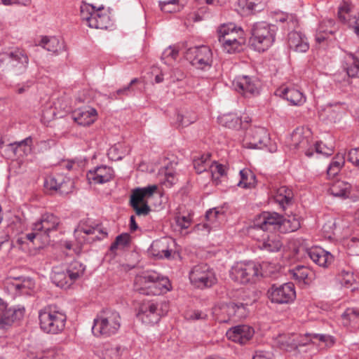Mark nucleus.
Segmentation results:
<instances>
[{"mask_svg":"<svg viewBox=\"0 0 359 359\" xmlns=\"http://www.w3.org/2000/svg\"><path fill=\"white\" fill-rule=\"evenodd\" d=\"M241 180L238 186L244 189L255 187L256 185V177L250 170L243 169L240 171Z\"/></svg>","mask_w":359,"mask_h":359,"instance_id":"obj_39","label":"nucleus"},{"mask_svg":"<svg viewBox=\"0 0 359 359\" xmlns=\"http://www.w3.org/2000/svg\"><path fill=\"white\" fill-rule=\"evenodd\" d=\"M292 146L294 149L302 150L308 157H311L313 154V146L311 140L304 137L299 132H293L292 134Z\"/></svg>","mask_w":359,"mask_h":359,"instance_id":"obj_25","label":"nucleus"},{"mask_svg":"<svg viewBox=\"0 0 359 359\" xmlns=\"http://www.w3.org/2000/svg\"><path fill=\"white\" fill-rule=\"evenodd\" d=\"M230 277L236 282L246 284L255 283L261 274L259 265L253 262H240L232 266Z\"/></svg>","mask_w":359,"mask_h":359,"instance_id":"obj_8","label":"nucleus"},{"mask_svg":"<svg viewBox=\"0 0 359 359\" xmlns=\"http://www.w3.org/2000/svg\"><path fill=\"white\" fill-rule=\"evenodd\" d=\"M280 96L289 101L293 105H301L304 103L306 97L299 90L285 88L280 90Z\"/></svg>","mask_w":359,"mask_h":359,"instance_id":"obj_27","label":"nucleus"},{"mask_svg":"<svg viewBox=\"0 0 359 359\" xmlns=\"http://www.w3.org/2000/svg\"><path fill=\"white\" fill-rule=\"evenodd\" d=\"M237 36H238L237 34L232 32L229 35L218 36V39L226 52L232 53L238 50L242 44V42L237 39Z\"/></svg>","mask_w":359,"mask_h":359,"instance_id":"obj_29","label":"nucleus"},{"mask_svg":"<svg viewBox=\"0 0 359 359\" xmlns=\"http://www.w3.org/2000/svg\"><path fill=\"white\" fill-rule=\"evenodd\" d=\"M114 177V170L111 167L101 165L89 170L87 173V178L90 182L95 184H104L109 182Z\"/></svg>","mask_w":359,"mask_h":359,"instance_id":"obj_20","label":"nucleus"},{"mask_svg":"<svg viewBox=\"0 0 359 359\" xmlns=\"http://www.w3.org/2000/svg\"><path fill=\"white\" fill-rule=\"evenodd\" d=\"M350 320L359 319V311L357 309H348L344 313Z\"/></svg>","mask_w":359,"mask_h":359,"instance_id":"obj_61","label":"nucleus"},{"mask_svg":"<svg viewBox=\"0 0 359 359\" xmlns=\"http://www.w3.org/2000/svg\"><path fill=\"white\" fill-rule=\"evenodd\" d=\"M290 273L292 275L293 278L301 282H304L306 284L309 283L311 281V276L313 272L309 269V268L303 266V265H297L294 268L290 270Z\"/></svg>","mask_w":359,"mask_h":359,"instance_id":"obj_34","label":"nucleus"},{"mask_svg":"<svg viewBox=\"0 0 359 359\" xmlns=\"http://www.w3.org/2000/svg\"><path fill=\"white\" fill-rule=\"evenodd\" d=\"M232 32H236L238 36L241 35L243 33L241 28L237 29L234 24L230 23L229 25H223L219 27L217 31L218 36L229 35Z\"/></svg>","mask_w":359,"mask_h":359,"instance_id":"obj_47","label":"nucleus"},{"mask_svg":"<svg viewBox=\"0 0 359 359\" xmlns=\"http://www.w3.org/2000/svg\"><path fill=\"white\" fill-rule=\"evenodd\" d=\"M278 27L264 21L254 23L250 29L249 46L262 53L268 50L275 42Z\"/></svg>","mask_w":359,"mask_h":359,"instance_id":"obj_1","label":"nucleus"},{"mask_svg":"<svg viewBox=\"0 0 359 359\" xmlns=\"http://www.w3.org/2000/svg\"><path fill=\"white\" fill-rule=\"evenodd\" d=\"M97 116L96 109L89 107L77 109L72 115L74 121L83 126H88L93 124L96 120Z\"/></svg>","mask_w":359,"mask_h":359,"instance_id":"obj_21","label":"nucleus"},{"mask_svg":"<svg viewBox=\"0 0 359 359\" xmlns=\"http://www.w3.org/2000/svg\"><path fill=\"white\" fill-rule=\"evenodd\" d=\"M65 267L73 283L82 276L86 270V266L79 260H73Z\"/></svg>","mask_w":359,"mask_h":359,"instance_id":"obj_37","label":"nucleus"},{"mask_svg":"<svg viewBox=\"0 0 359 359\" xmlns=\"http://www.w3.org/2000/svg\"><path fill=\"white\" fill-rule=\"evenodd\" d=\"M104 9V6L95 8L93 17L89 20V27L95 29H107L111 25L109 16L107 14H100L99 11Z\"/></svg>","mask_w":359,"mask_h":359,"instance_id":"obj_26","label":"nucleus"},{"mask_svg":"<svg viewBox=\"0 0 359 359\" xmlns=\"http://www.w3.org/2000/svg\"><path fill=\"white\" fill-rule=\"evenodd\" d=\"M241 301H230L222 305L221 309L224 313H226L229 320H234L245 318L249 314L248 306L250 303L247 302L244 296Z\"/></svg>","mask_w":359,"mask_h":359,"instance_id":"obj_15","label":"nucleus"},{"mask_svg":"<svg viewBox=\"0 0 359 359\" xmlns=\"http://www.w3.org/2000/svg\"><path fill=\"white\" fill-rule=\"evenodd\" d=\"M353 24L349 22V27L353 29L354 33L359 37V17H354Z\"/></svg>","mask_w":359,"mask_h":359,"instance_id":"obj_64","label":"nucleus"},{"mask_svg":"<svg viewBox=\"0 0 359 359\" xmlns=\"http://www.w3.org/2000/svg\"><path fill=\"white\" fill-rule=\"evenodd\" d=\"M167 242L166 239L163 240H158V241H154L150 247V252L151 254L158 259L159 256H161L160 255V252L162 250H163L165 247V243Z\"/></svg>","mask_w":359,"mask_h":359,"instance_id":"obj_49","label":"nucleus"},{"mask_svg":"<svg viewBox=\"0 0 359 359\" xmlns=\"http://www.w3.org/2000/svg\"><path fill=\"white\" fill-rule=\"evenodd\" d=\"M288 46L297 53H306L309 48L305 35L297 31H292L288 34Z\"/></svg>","mask_w":359,"mask_h":359,"instance_id":"obj_23","label":"nucleus"},{"mask_svg":"<svg viewBox=\"0 0 359 359\" xmlns=\"http://www.w3.org/2000/svg\"><path fill=\"white\" fill-rule=\"evenodd\" d=\"M313 152L315 151L317 154H320L325 156H331L333 153L332 148H329L326 147L321 142H316V144H313Z\"/></svg>","mask_w":359,"mask_h":359,"instance_id":"obj_53","label":"nucleus"},{"mask_svg":"<svg viewBox=\"0 0 359 359\" xmlns=\"http://www.w3.org/2000/svg\"><path fill=\"white\" fill-rule=\"evenodd\" d=\"M157 189V186L151 185L144 188L135 189L130 198L129 205L137 216H147L151 212L147 198L151 197Z\"/></svg>","mask_w":359,"mask_h":359,"instance_id":"obj_9","label":"nucleus"},{"mask_svg":"<svg viewBox=\"0 0 359 359\" xmlns=\"http://www.w3.org/2000/svg\"><path fill=\"white\" fill-rule=\"evenodd\" d=\"M74 236L78 242L83 245L103 239L107 237V232L104 231L99 224L87 218L80 221L77 229L74 230Z\"/></svg>","mask_w":359,"mask_h":359,"instance_id":"obj_6","label":"nucleus"},{"mask_svg":"<svg viewBox=\"0 0 359 359\" xmlns=\"http://www.w3.org/2000/svg\"><path fill=\"white\" fill-rule=\"evenodd\" d=\"M300 222L296 215H287V217L283 216V221L280 232L286 233L288 232H293L300 228Z\"/></svg>","mask_w":359,"mask_h":359,"instance_id":"obj_38","label":"nucleus"},{"mask_svg":"<svg viewBox=\"0 0 359 359\" xmlns=\"http://www.w3.org/2000/svg\"><path fill=\"white\" fill-rule=\"evenodd\" d=\"M210 157V154H208L201 156V158L194 160V168L197 173L201 174L206 171L207 169L210 167L208 162Z\"/></svg>","mask_w":359,"mask_h":359,"instance_id":"obj_45","label":"nucleus"},{"mask_svg":"<svg viewBox=\"0 0 359 359\" xmlns=\"http://www.w3.org/2000/svg\"><path fill=\"white\" fill-rule=\"evenodd\" d=\"M178 56V50L175 49L174 47L170 46L168 48H166L163 54L162 59L168 58L170 57L172 60H175Z\"/></svg>","mask_w":359,"mask_h":359,"instance_id":"obj_58","label":"nucleus"},{"mask_svg":"<svg viewBox=\"0 0 359 359\" xmlns=\"http://www.w3.org/2000/svg\"><path fill=\"white\" fill-rule=\"evenodd\" d=\"M39 45L44 49L53 53H58L65 49L63 41H60L55 36H44L41 39Z\"/></svg>","mask_w":359,"mask_h":359,"instance_id":"obj_32","label":"nucleus"},{"mask_svg":"<svg viewBox=\"0 0 359 359\" xmlns=\"http://www.w3.org/2000/svg\"><path fill=\"white\" fill-rule=\"evenodd\" d=\"M243 147L252 149L267 148L271 153L277 150V146L275 143H272L268 131L262 127H257L250 130L244 140Z\"/></svg>","mask_w":359,"mask_h":359,"instance_id":"obj_7","label":"nucleus"},{"mask_svg":"<svg viewBox=\"0 0 359 359\" xmlns=\"http://www.w3.org/2000/svg\"><path fill=\"white\" fill-rule=\"evenodd\" d=\"M96 7L89 4H83L80 7L81 17L88 22L89 26V20L93 17Z\"/></svg>","mask_w":359,"mask_h":359,"instance_id":"obj_48","label":"nucleus"},{"mask_svg":"<svg viewBox=\"0 0 359 359\" xmlns=\"http://www.w3.org/2000/svg\"><path fill=\"white\" fill-rule=\"evenodd\" d=\"M189 279L193 285L200 289L210 287L217 282L213 270L207 264L194 266L189 272Z\"/></svg>","mask_w":359,"mask_h":359,"instance_id":"obj_10","label":"nucleus"},{"mask_svg":"<svg viewBox=\"0 0 359 359\" xmlns=\"http://www.w3.org/2000/svg\"><path fill=\"white\" fill-rule=\"evenodd\" d=\"M175 222L177 226H180L182 229H188L191 224V219L188 216H181L177 215L175 217Z\"/></svg>","mask_w":359,"mask_h":359,"instance_id":"obj_54","label":"nucleus"},{"mask_svg":"<svg viewBox=\"0 0 359 359\" xmlns=\"http://www.w3.org/2000/svg\"><path fill=\"white\" fill-rule=\"evenodd\" d=\"M132 88L130 86H126L122 88L117 90L116 92L111 93V97L112 99H118L119 96L125 95L128 96L133 92Z\"/></svg>","mask_w":359,"mask_h":359,"instance_id":"obj_57","label":"nucleus"},{"mask_svg":"<svg viewBox=\"0 0 359 359\" xmlns=\"http://www.w3.org/2000/svg\"><path fill=\"white\" fill-rule=\"evenodd\" d=\"M344 163V157L343 156L337 155L332 158L329 165L341 169Z\"/></svg>","mask_w":359,"mask_h":359,"instance_id":"obj_60","label":"nucleus"},{"mask_svg":"<svg viewBox=\"0 0 359 359\" xmlns=\"http://www.w3.org/2000/svg\"><path fill=\"white\" fill-rule=\"evenodd\" d=\"M24 308H7V304L0 298V329L6 330L12 324L23 318Z\"/></svg>","mask_w":359,"mask_h":359,"instance_id":"obj_16","label":"nucleus"},{"mask_svg":"<svg viewBox=\"0 0 359 359\" xmlns=\"http://www.w3.org/2000/svg\"><path fill=\"white\" fill-rule=\"evenodd\" d=\"M52 282L61 288H69L74 283L65 266H54L50 275Z\"/></svg>","mask_w":359,"mask_h":359,"instance_id":"obj_24","label":"nucleus"},{"mask_svg":"<svg viewBox=\"0 0 359 359\" xmlns=\"http://www.w3.org/2000/svg\"><path fill=\"white\" fill-rule=\"evenodd\" d=\"M210 168L212 177L215 181L226 175L225 167L222 164L215 162L214 164L211 165Z\"/></svg>","mask_w":359,"mask_h":359,"instance_id":"obj_50","label":"nucleus"},{"mask_svg":"<svg viewBox=\"0 0 359 359\" xmlns=\"http://www.w3.org/2000/svg\"><path fill=\"white\" fill-rule=\"evenodd\" d=\"M311 339H318L320 341L325 342L327 346H332L334 343V339L333 337L328 335V334H311Z\"/></svg>","mask_w":359,"mask_h":359,"instance_id":"obj_55","label":"nucleus"},{"mask_svg":"<svg viewBox=\"0 0 359 359\" xmlns=\"http://www.w3.org/2000/svg\"><path fill=\"white\" fill-rule=\"evenodd\" d=\"M267 297L274 304H290L296 298L294 285L290 282L280 285L272 284L267 290Z\"/></svg>","mask_w":359,"mask_h":359,"instance_id":"obj_11","label":"nucleus"},{"mask_svg":"<svg viewBox=\"0 0 359 359\" xmlns=\"http://www.w3.org/2000/svg\"><path fill=\"white\" fill-rule=\"evenodd\" d=\"M352 62L350 65L344 67V69L346 72V74L348 77L359 78V60L355 57L353 54H351Z\"/></svg>","mask_w":359,"mask_h":359,"instance_id":"obj_46","label":"nucleus"},{"mask_svg":"<svg viewBox=\"0 0 359 359\" xmlns=\"http://www.w3.org/2000/svg\"><path fill=\"white\" fill-rule=\"evenodd\" d=\"M293 196L292 189L285 186H283L276 190L274 195V199L276 202L278 203L283 210H285L286 206L292 204Z\"/></svg>","mask_w":359,"mask_h":359,"instance_id":"obj_28","label":"nucleus"},{"mask_svg":"<svg viewBox=\"0 0 359 359\" xmlns=\"http://www.w3.org/2000/svg\"><path fill=\"white\" fill-rule=\"evenodd\" d=\"M32 142V140L31 137H28L23 140L11 143L8 146L14 155L21 156L24 154H27V153L30 150L29 147Z\"/></svg>","mask_w":359,"mask_h":359,"instance_id":"obj_36","label":"nucleus"},{"mask_svg":"<svg viewBox=\"0 0 359 359\" xmlns=\"http://www.w3.org/2000/svg\"><path fill=\"white\" fill-rule=\"evenodd\" d=\"M170 280L156 271H145L136 276L135 289L140 294L160 295L170 290Z\"/></svg>","mask_w":359,"mask_h":359,"instance_id":"obj_2","label":"nucleus"},{"mask_svg":"<svg viewBox=\"0 0 359 359\" xmlns=\"http://www.w3.org/2000/svg\"><path fill=\"white\" fill-rule=\"evenodd\" d=\"M121 318L118 312L105 309L94 319L92 332L95 336L108 337L115 334L121 327Z\"/></svg>","mask_w":359,"mask_h":359,"instance_id":"obj_4","label":"nucleus"},{"mask_svg":"<svg viewBox=\"0 0 359 359\" xmlns=\"http://www.w3.org/2000/svg\"><path fill=\"white\" fill-rule=\"evenodd\" d=\"M207 315L203 313L201 311H194L189 317V319L198 320H205L207 318Z\"/></svg>","mask_w":359,"mask_h":359,"instance_id":"obj_62","label":"nucleus"},{"mask_svg":"<svg viewBox=\"0 0 359 359\" xmlns=\"http://www.w3.org/2000/svg\"><path fill=\"white\" fill-rule=\"evenodd\" d=\"M224 212L219 210L217 208H215L212 209H210L206 212L205 218L207 221L210 222L211 224H214L217 222L222 216H223Z\"/></svg>","mask_w":359,"mask_h":359,"instance_id":"obj_52","label":"nucleus"},{"mask_svg":"<svg viewBox=\"0 0 359 359\" xmlns=\"http://www.w3.org/2000/svg\"><path fill=\"white\" fill-rule=\"evenodd\" d=\"M65 186V180L62 176L59 175L57 177L55 176H49L46 178L44 181V187L47 190L50 191H57L60 190L62 193L65 192V191L62 190Z\"/></svg>","mask_w":359,"mask_h":359,"instance_id":"obj_40","label":"nucleus"},{"mask_svg":"<svg viewBox=\"0 0 359 359\" xmlns=\"http://www.w3.org/2000/svg\"><path fill=\"white\" fill-rule=\"evenodd\" d=\"M254 330L247 325H240L229 329L226 332V337L229 339L245 344L253 336Z\"/></svg>","mask_w":359,"mask_h":359,"instance_id":"obj_18","label":"nucleus"},{"mask_svg":"<svg viewBox=\"0 0 359 359\" xmlns=\"http://www.w3.org/2000/svg\"><path fill=\"white\" fill-rule=\"evenodd\" d=\"M252 359H272L271 353L264 351H257Z\"/></svg>","mask_w":359,"mask_h":359,"instance_id":"obj_63","label":"nucleus"},{"mask_svg":"<svg viewBox=\"0 0 359 359\" xmlns=\"http://www.w3.org/2000/svg\"><path fill=\"white\" fill-rule=\"evenodd\" d=\"M28 63V56L18 48L0 53V69L2 71H10L16 75L20 74L26 70Z\"/></svg>","mask_w":359,"mask_h":359,"instance_id":"obj_5","label":"nucleus"},{"mask_svg":"<svg viewBox=\"0 0 359 359\" xmlns=\"http://www.w3.org/2000/svg\"><path fill=\"white\" fill-rule=\"evenodd\" d=\"M235 90L244 96L257 95L261 89V81L256 76H238L233 81Z\"/></svg>","mask_w":359,"mask_h":359,"instance_id":"obj_14","label":"nucleus"},{"mask_svg":"<svg viewBox=\"0 0 359 359\" xmlns=\"http://www.w3.org/2000/svg\"><path fill=\"white\" fill-rule=\"evenodd\" d=\"M121 354V346L117 345L107 344L102 351L104 359H119Z\"/></svg>","mask_w":359,"mask_h":359,"instance_id":"obj_44","label":"nucleus"},{"mask_svg":"<svg viewBox=\"0 0 359 359\" xmlns=\"http://www.w3.org/2000/svg\"><path fill=\"white\" fill-rule=\"evenodd\" d=\"M179 0L160 1L158 2L161 10L165 13H172L176 11V6Z\"/></svg>","mask_w":359,"mask_h":359,"instance_id":"obj_51","label":"nucleus"},{"mask_svg":"<svg viewBox=\"0 0 359 359\" xmlns=\"http://www.w3.org/2000/svg\"><path fill=\"white\" fill-rule=\"evenodd\" d=\"M283 246V243L280 236L276 233L268 235L266 238H264L263 242L259 246L262 250L268 252H278Z\"/></svg>","mask_w":359,"mask_h":359,"instance_id":"obj_31","label":"nucleus"},{"mask_svg":"<svg viewBox=\"0 0 359 359\" xmlns=\"http://www.w3.org/2000/svg\"><path fill=\"white\" fill-rule=\"evenodd\" d=\"M218 121L220 125L232 129L240 128L242 124L241 118L233 113H229L219 116Z\"/></svg>","mask_w":359,"mask_h":359,"instance_id":"obj_35","label":"nucleus"},{"mask_svg":"<svg viewBox=\"0 0 359 359\" xmlns=\"http://www.w3.org/2000/svg\"><path fill=\"white\" fill-rule=\"evenodd\" d=\"M185 56L194 67L199 69L210 68L212 64V50L206 46L190 48Z\"/></svg>","mask_w":359,"mask_h":359,"instance_id":"obj_12","label":"nucleus"},{"mask_svg":"<svg viewBox=\"0 0 359 359\" xmlns=\"http://www.w3.org/2000/svg\"><path fill=\"white\" fill-rule=\"evenodd\" d=\"M351 11V5L346 1H342L338 7V18L341 22L347 24L349 27V22L353 24L354 18H350L349 13Z\"/></svg>","mask_w":359,"mask_h":359,"instance_id":"obj_41","label":"nucleus"},{"mask_svg":"<svg viewBox=\"0 0 359 359\" xmlns=\"http://www.w3.org/2000/svg\"><path fill=\"white\" fill-rule=\"evenodd\" d=\"M347 159L359 168V148L351 149L348 154Z\"/></svg>","mask_w":359,"mask_h":359,"instance_id":"obj_56","label":"nucleus"},{"mask_svg":"<svg viewBox=\"0 0 359 359\" xmlns=\"http://www.w3.org/2000/svg\"><path fill=\"white\" fill-rule=\"evenodd\" d=\"M276 21L279 22H287L288 29H294L298 27V20L295 15L280 13L276 14Z\"/></svg>","mask_w":359,"mask_h":359,"instance_id":"obj_42","label":"nucleus"},{"mask_svg":"<svg viewBox=\"0 0 359 359\" xmlns=\"http://www.w3.org/2000/svg\"><path fill=\"white\" fill-rule=\"evenodd\" d=\"M158 306V302L154 299L142 301L137 309V318L146 325L157 323L163 315Z\"/></svg>","mask_w":359,"mask_h":359,"instance_id":"obj_13","label":"nucleus"},{"mask_svg":"<svg viewBox=\"0 0 359 359\" xmlns=\"http://www.w3.org/2000/svg\"><path fill=\"white\" fill-rule=\"evenodd\" d=\"M246 7L253 13H257L264 9V4L262 3H255L252 1L247 2Z\"/></svg>","mask_w":359,"mask_h":359,"instance_id":"obj_59","label":"nucleus"},{"mask_svg":"<svg viewBox=\"0 0 359 359\" xmlns=\"http://www.w3.org/2000/svg\"><path fill=\"white\" fill-rule=\"evenodd\" d=\"M39 320L41 330L56 334L65 329L67 316L56 305H49L39 311Z\"/></svg>","mask_w":359,"mask_h":359,"instance_id":"obj_3","label":"nucleus"},{"mask_svg":"<svg viewBox=\"0 0 359 359\" xmlns=\"http://www.w3.org/2000/svg\"><path fill=\"white\" fill-rule=\"evenodd\" d=\"M283 215L276 212H263L255 223V227L263 231L278 230L280 231Z\"/></svg>","mask_w":359,"mask_h":359,"instance_id":"obj_17","label":"nucleus"},{"mask_svg":"<svg viewBox=\"0 0 359 359\" xmlns=\"http://www.w3.org/2000/svg\"><path fill=\"white\" fill-rule=\"evenodd\" d=\"M351 185L344 181H337L332 184L328 191L335 197L347 198L349 197Z\"/></svg>","mask_w":359,"mask_h":359,"instance_id":"obj_30","label":"nucleus"},{"mask_svg":"<svg viewBox=\"0 0 359 359\" xmlns=\"http://www.w3.org/2000/svg\"><path fill=\"white\" fill-rule=\"evenodd\" d=\"M130 243V236L128 233H123L117 236L115 241L111 243L109 250L115 252L118 248L124 249Z\"/></svg>","mask_w":359,"mask_h":359,"instance_id":"obj_43","label":"nucleus"},{"mask_svg":"<svg viewBox=\"0 0 359 359\" xmlns=\"http://www.w3.org/2000/svg\"><path fill=\"white\" fill-rule=\"evenodd\" d=\"M197 120V116L194 111H182L176 114L174 125L176 128L187 127Z\"/></svg>","mask_w":359,"mask_h":359,"instance_id":"obj_33","label":"nucleus"},{"mask_svg":"<svg viewBox=\"0 0 359 359\" xmlns=\"http://www.w3.org/2000/svg\"><path fill=\"white\" fill-rule=\"evenodd\" d=\"M306 252L313 262L322 267H327L333 261L332 255L319 247L306 248Z\"/></svg>","mask_w":359,"mask_h":359,"instance_id":"obj_22","label":"nucleus"},{"mask_svg":"<svg viewBox=\"0 0 359 359\" xmlns=\"http://www.w3.org/2000/svg\"><path fill=\"white\" fill-rule=\"evenodd\" d=\"M60 224V219L51 213L43 215L39 221L33 224L32 230L36 231H43L49 237L52 231L57 229Z\"/></svg>","mask_w":359,"mask_h":359,"instance_id":"obj_19","label":"nucleus"}]
</instances>
